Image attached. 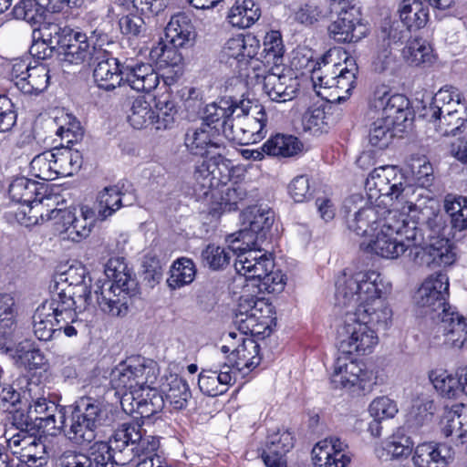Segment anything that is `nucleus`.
<instances>
[{"instance_id": "f257e3e1", "label": "nucleus", "mask_w": 467, "mask_h": 467, "mask_svg": "<svg viewBox=\"0 0 467 467\" xmlns=\"http://www.w3.org/2000/svg\"><path fill=\"white\" fill-rule=\"evenodd\" d=\"M390 285L375 270L359 271L339 275L336 281L335 301L346 308L337 329L339 348L356 356L371 354L379 344L376 328L386 329L392 311L383 298Z\"/></svg>"}, {"instance_id": "f03ea898", "label": "nucleus", "mask_w": 467, "mask_h": 467, "mask_svg": "<svg viewBox=\"0 0 467 467\" xmlns=\"http://www.w3.org/2000/svg\"><path fill=\"white\" fill-rule=\"evenodd\" d=\"M402 208L384 211L380 227L360 243V248L385 259H398L410 247H420L424 241L418 221L421 204Z\"/></svg>"}, {"instance_id": "7ed1b4c3", "label": "nucleus", "mask_w": 467, "mask_h": 467, "mask_svg": "<svg viewBox=\"0 0 467 467\" xmlns=\"http://www.w3.org/2000/svg\"><path fill=\"white\" fill-rule=\"evenodd\" d=\"M419 214L420 230L424 234L420 264L431 268L451 265L456 261L455 248L447 237L446 220L438 202L429 198Z\"/></svg>"}, {"instance_id": "20e7f679", "label": "nucleus", "mask_w": 467, "mask_h": 467, "mask_svg": "<svg viewBox=\"0 0 467 467\" xmlns=\"http://www.w3.org/2000/svg\"><path fill=\"white\" fill-rule=\"evenodd\" d=\"M317 65L311 74L317 95L329 103L346 100L356 85L358 72L356 59L347 56L342 62H336L332 51H328Z\"/></svg>"}, {"instance_id": "39448f33", "label": "nucleus", "mask_w": 467, "mask_h": 467, "mask_svg": "<svg viewBox=\"0 0 467 467\" xmlns=\"http://www.w3.org/2000/svg\"><path fill=\"white\" fill-rule=\"evenodd\" d=\"M365 190L368 201L379 205L401 211L404 206H424L428 199L414 202L410 195L414 193L410 186L404 185L403 176L396 166L384 165L375 168L368 176Z\"/></svg>"}, {"instance_id": "423d86ee", "label": "nucleus", "mask_w": 467, "mask_h": 467, "mask_svg": "<svg viewBox=\"0 0 467 467\" xmlns=\"http://www.w3.org/2000/svg\"><path fill=\"white\" fill-rule=\"evenodd\" d=\"M115 449L130 451L131 467H164L156 454L160 447L157 436L147 434L138 423H123L113 433Z\"/></svg>"}, {"instance_id": "0eeeda50", "label": "nucleus", "mask_w": 467, "mask_h": 467, "mask_svg": "<svg viewBox=\"0 0 467 467\" xmlns=\"http://www.w3.org/2000/svg\"><path fill=\"white\" fill-rule=\"evenodd\" d=\"M111 421L107 405L90 397H83L77 402L65 433L70 441L81 445L92 441L96 438V431Z\"/></svg>"}, {"instance_id": "6e6552de", "label": "nucleus", "mask_w": 467, "mask_h": 467, "mask_svg": "<svg viewBox=\"0 0 467 467\" xmlns=\"http://www.w3.org/2000/svg\"><path fill=\"white\" fill-rule=\"evenodd\" d=\"M90 278L85 266L71 265L56 277V285L51 296L64 309L78 312L93 304L92 292L89 289Z\"/></svg>"}, {"instance_id": "1a4fd4ad", "label": "nucleus", "mask_w": 467, "mask_h": 467, "mask_svg": "<svg viewBox=\"0 0 467 467\" xmlns=\"http://www.w3.org/2000/svg\"><path fill=\"white\" fill-rule=\"evenodd\" d=\"M45 388L36 382H28L23 398L28 401L27 416L38 421L37 426L49 435H57L66 427L65 407L48 400Z\"/></svg>"}, {"instance_id": "9d476101", "label": "nucleus", "mask_w": 467, "mask_h": 467, "mask_svg": "<svg viewBox=\"0 0 467 467\" xmlns=\"http://www.w3.org/2000/svg\"><path fill=\"white\" fill-rule=\"evenodd\" d=\"M386 210L389 207L379 206V202L365 200L360 194L351 195L343 204L348 228L367 240L380 227Z\"/></svg>"}, {"instance_id": "9b49d317", "label": "nucleus", "mask_w": 467, "mask_h": 467, "mask_svg": "<svg viewBox=\"0 0 467 467\" xmlns=\"http://www.w3.org/2000/svg\"><path fill=\"white\" fill-rule=\"evenodd\" d=\"M110 384L122 392L123 401L128 395L134 396L152 385L156 375L152 367L140 358H129L118 364L110 372Z\"/></svg>"}, {"instance_id": "f8f14e48", "label": "nucleus", "mask_w": 467, "mask_h": 467, "mask_svg": "<svg viewBox=\"0 0 467 467\" xmlns=\"http://www.w3.org/2000/svg\"><path fill=\"white\" fill-rule=\"evenodd\" d=\"M230 177V161L222 155V152L215 153L195 164L194 192L200 197L207 198L211 195V198L214 199L218 188L226 185Z\"/></svg>"}, {"instance_id": "ddd939ff", "label": "nucleus", "mask_w": 467, "mask_h": 467, "mask_svg": "<svg viewBox=\"0 0 467 467\" xmlns=\"http://www.w3.org/2000/svg\"><path fill=\"white\" fill-rule=\"evenodd\" d=\"M449 291V278L444 274L432 275L426 278L413 296L417 311L438 320L451 309L446 299Z\"/></svg>"}, {"instance_id": "4468645a", "label": "nucleus", "mask_w": 467, "mask_h": 467, "mask_svg": "<svg viewBox=\"0 0 467 467\" xmlns=\"http://www.w3.org/2000/svg\"><path fill=\"white\" fill-rule=\"evenodd\" d=\"M369 106L377 117L399 129H405L412 116L410 100L402 94L391 93L386 85L375 88Z\"/></svg>"}, {"instance_id": "2eb2a0df", "label": "nucleus", "mask_w": 467, "mask_h": 467, "mask_svg": "<svg viewBox=\"0 0 467 467\" xmlns=\"http://www.w3.org/2000/svg\"><path fill=\"white\" fill-rule=\"evenodd\" d=\"M247 110L234 117V126H226V139L241 145L260 141L266 133V113L260 105L249 100Z\"/></svg>"}, {"instance_id": "dca6fc26", "label": "nucleus", "mask_w": 467, "mask_h": 467, "mask_svg": "<svg viewBox=\"0 0 467 467\" xmlns=\"http://www.w3.org/2000/svg\"><path fill=\"white\" fill-rule=\"evenodd\" d=\"M229 249L236 255L234 268L238 275L246 280L258 283L275 267L271 255L260 248V245H249L231 243Z\"/></svg>"}, {"instance_id": "f3484780", "label": "nucleus", "mask_w": 467, "mask_h": 467, "mask_svg": "<svg viewBox=\"0 0 467 467\" xmlns=\"http://www.w3.org/2000/svg\"><path fill=\"white\" fill-rule=\"evenodd\" d=\"M65 42L58 51L60 60L79 65L84 62L92 63L95 52L103 49L105 44L109 43V37L99 30L92 31L88 36L72 30Z\"/></svg>"}, {"instance_id": "a211bd4d", "label": "nucleus", "mask_w": 467, "mask_h": 467, "mask_svg": "<svg viewBox=\"0 0 467 467\" xmlns=\"http://www.w3.org/2000/svg\"><path fill=\"white\" fill-rule=\"evenodd\" d=\"M47 216L54 219L63 240L76 243L89 235L95 223V213L88 206H82L78 214L71 209H53Z\"/></svg>"}, {"instance_id": "6ab92c4d", "label": "nucleus", "mask_w": 467, "mask_h": 467, "mask_svg": "<svg viewBox=\"0 0 467 467\" xmlns=\"http://www.w3.org/2000/svg\"><path fill=\"white\" fill-rule=\"evenodd\" d=\"M272 306L263 298L243 296L239 299L234 323L242 334L260 335L269 327Z\"/></svg>"}, {"instance_id": "aec40b11", "label": "nucleus", "mask_w": 467, "mask_h": 467, "mask_svg": "<svg viewBox=\"0 0 467 467\" xmlns=\"http://www.w3.org/2000/svg\"><path fill=\"white\" fill-rule=\"evenodd\" d=\"M273 223L272 211L257 206L249 207L241 213V229L230 244L261 245Z\"/></svg>"}, {"instance_id": "412c9836", "label": "nucleus", "mask_w": 467, "mask_h": 467, "mask_svg": "<svg viewBox=\"0 0 467 467\" xmlns=\"http://www.w3.org/2000/svg\"><path fill=\"white\" fill-rule=\"evenodd\" d=\"M9 78L25 94H39L49 85V70L46 65L32 66L29 58H16L11 62Z\"/></svg>"}, {"instance_id": "4be33fe9", "label": "nucleus", "mask_w": 467, "mask_h": 467, "mask_svg": "<svg viewBox=\"0 0 467 467\" xmlns=\"http://www.w3.org/2000/svg\"><path fill=\"white\" fill-rule=\"evenodd\" d=\"M76 311L64 309L60 304L51 298L44 301L36 309L33 316V331L35 336L43 341H47L59 329L57 325L61 322H76Z\"/></svg>"}, {"instance_id": "5701e85b", "label": "nucleus", "mask_w": 467, "mask_h": 467, "mask_svg": "<svg viewBox=\"0 0 467 467\" xmlns=\"http://www.w3.org/2000/svg\"><path fill=\"white\" fill-rule=\"evenodd\" d=\"M330 379L336 389L364 390L372 379V373L366 370L363 364L357 360L341 356L334 363Z\"/></svg>"}, {"instance_id": "b1692460", "label": "nucleus", "mask_w": 467, "mask_h": 467, "mask_svg": "<svg viewBox=\"0 0 467 467\" xmlns=\"http://www.w3.org/2000/svg\"><path fill=\"white\" fill-rule=\"evenodd\" d=\"M248 106L249 100L222 98L205 107L202 123L212 128L218 127L226 138V126H234V117L245 112Z\"/></svg>"}, {"instance_id": "393cba45", "label": "nucleus", "mask_w": 467, "mask_h": 467, "mask_svg": "<svg viewBox=\"0 0 467 467\" xmlns=\"http://www.w3.org/2000/svg\"><path fill=\"white\" fill-rule=\"evenodd\" d=\"M367 33L368 27L362 23L360 13L353 6L342 9L328 26L329 36L338 43L358 42Z\"/></svg>"}, {"instance_id": "a878e982", "label": "nucleus", "mask_w": 467, "mask_h": 467, "mask_svg": "<svg viewBox=\"0 0 467 467\" xmlns=\"http://www.w3.org/2000/svg\"><path fill=\"white\" fill-rule=\"evenodd\" d=\"M134 291L135 288H116L114 285H99L98 283L92 293L93 304L96 303L109 316L124 317L128 313Z\"/></svg>"}, {"instance_id": "bb28decb", "label": "nucleus", "mask_w": 467, "mask_h": 467, "mask_svg": "<svg viewBox=\"0 0 467 467\" xmlns=\"http://www.w3.org/2000/svg\"><path fill=\"white\" fill-rule=\"evenodd\" d=\"M299 89V81L290 69L271 67L264 78V90L273 101L292 100Z\"/></svg>"}, {"instance_id": "cd10ccee", "label": "nucleus", "mask_w": 467, "mask_h": 467, "mask_svg": "<svg viewBox=\"0 0 467 467\" xmlns=\"http://www.w3.org/2000/svg\"><path fill=\"white\" fill-rule=\"evenodd\" d=\"M184 144L192 154L205 158L221 152V150L224 149L221 140L220 129L202 123L198 128L188 130Z\"/></svg>"}, {"instance_id": "c85d7f7f", "label": "nucleus", "mask_w": 467, "mask_h": 467, "mask_svg": "<svg viewBox=\"0 0 467 467\" xmlns=\"http://www.w3.org/2000/svg\"><path fill=\"white\" fill-rule=\"evenodd\" d=\"M93 78L100 89L110 91L124 81V65L120 67L119 60L106 49L95 52Z\"/></svg>"}, {"instance_id": "c756f323", "label": "nucleus", "mask_w": 467, "mask_h": 467, "mask_svg": "<svg viewBox=\"0 0 467 467\" xmlns=\"http://www.w3.org/2000/svg\"><path fill=\"white\" fill-rule=\"evenodd\" d=\"M348 444L336 436L318 441L312 450V460L316 467H346L350 462Z\"/></svg>"}, {"instance_id": "7c9ffc66", "label": "nucleus", "mask_w": 467, "mask_h": 467, "mask_svg": "<svg viewBox=\"0 0 467 467\" xmlns=\"http://www.w3.org/2000/svg\"><path fill=\"white\" fill-rule=\"evenodd\" d=\"M437 329L447 347L461 349L467 346V318L459 313L451 309L445 312L438 319Z\"/></svg>"}, {"instance_id": "2f4dec72", "label": "nucleus", "mask_w": 467, "mask_h": 467, "mask_svg": "<svg viewBox=\"0 0 467 467\" xmlns=\"http://www.w3.org/2000/svg\"><path fill=\"white\" fill-rule=\"evenodd\" d=\"M462 103V94L459 89L452 86H445L433 96L430 105L424 107L423 117L431 126L435 119L447 116L449 111H453V109Z\"/></svg>"}, {"instance_id": "473e14b6", "label": "nucleus", "mask_w": 467, "mask_h": 467, "mask_svg": "<svg viewBox=\"0 0 467 467\" xmlns=\"http://www.w3.org/2000/svg\"><path fill=\"white\" fill-rule=\"evenodd\" d=\"M130 451L129 450L115 449L113 443V435L109 442H95L89 449V458L91 467H114L117 465L130 464Z\"/></svg>"}, {"instance_id": "72a5a7b5", "label": "nucleus", "mask_w": 467, "mask_h": 467, "mask_svg": "<svg viewBox=\"0 0 467 467\" xmlns=\"http://www.w3.org/2000/svg\"><path fill=\"white\" fill-rule=\"evenodd\" d=\"M451 458V449L446 444L423 442L416 446L411 460L416 467H445Z\"/></svg>"}, {"instance_id": "f704fd0d", "label": "nucleus", "mask_w": 467, "mask_h": 467, "mask_svg": "<svg viewBox=\"0 0 467 467\" xmlns=\"http://www.w3.org/2000/svg\"><path fill=\"white\" fill-rule=\"evenodd\" d=\"M15 301L9 295H0V350L12 351L18 336Z\"/></svg>"}, {"instance_id": "c9c22d12", "label": "nucleus", "mask_w": 467, "mask_h": 467, "mask_svg": "<svg viewBox=\"0 0 467 467\" xmlns=\"http://www.w3.org/2000/svg\"><path fill=\"white\" fill-rule=\"evenodd\" d=\"M124 81L138 92H150L157 88L160 76L147 63L124 65Z\"/></svg>"}, {"instance_id": "e433bc0d", "label": "nucleus", "mask_w": 467, "mask_h": 467, "mask_svg": "<svg viewBox=\"0 0 467 467\" xmlns=\"http://www.w3.org/2000/svg\"><path fill=\"white\" fill-rule=\"evenodd\" d=\"M234 379L233 368L223 364L216 370L202 369L199 374L198 386L203 394L216 397L225 393Z\"/></svg>"}, {"instance_id": "4c0bfd02", "label": "nucleus", "mask_w": 467, "mask_h": 467, "mask_svg": "<svg viewBox=\"0 0 467 467\" xmlns=\"http://www.w3.org/2000/svg\"><path fill=\"white\" fill-rule=\"evenodd\" d=\"M259 41L253 35H236L225 43L222 56L233 58L238 63H244L253 58L258 52Z\"/></svg>"}, {"instance_id": "58836bf2", "label": "nucleus", "mask_w": 467, "mask_h": 467, "mask_svg": "<svg viewBox=\"0 0 467 467\" xmlns=\"http://www.w3.org/2000/svg\"><path fill=\"white\" fill-rule=\"evenodd\" d=\"M165 36L174 47H185L194 41L195 29L188 16L179 13L171 17Z\"/></svg>"}, {"instance_id": "ea45409f", "label": "nucleus", "mask_w": 467, "mask_h": 467, "mask_svg": "<svg viewBox=\"0 0 467 467\" xmlns=\"http://www.w3.org/2000/svg\"><path fill=\"white\" fill-rule=\"evenodd\" d=\"M413 445L411 438L398 430L375 449V453L381 460L400 459L410 455Z\"/></svg>"}, {"instance_id": "a19ab883", "label": "nucleus", "mask_w": 467, "mask_h": 467, "mask_svg": "<svg viewBox=\"0 0 467 467\" xmlns=\"http://www.w3.org/2000/svg\"><path fill=\"white\" fill-rule=\"evenodd\" d=\"M441 430L446 437L452 436L459 443H467V406L454 404L445 413Z\"/></svg>"}, {"instance_id": "79ce46f5", "label": "nucleus", "mask_w": 467, "mask_h": 467, "mask_svg": "<svg viewBox=\"0 0 467 467\" xmlns=\"http://www.w3.org/2000/svg\"><path fill=\"white\" fill-rule=\"evenodd\" d=\"M241 344L232 349V359L234 360L233 367L237 370L244 371L245 368L251 370L259 365V345L251 337H241Z\"/></svg>"}, {"instance_id": "37998d69", "label": "nucleus", "mask_w": 467, "mask_h": 467, "mask_svg": "<svg viewBox=\"0 0 467 467\" xmlns=\"http://www.w3.org/2000/svg\"><path fill=\"white\" fill-rule=\"evenodd\" d=\"M131 201H127L125 195L117 186H109L100 191L97 197L96 209L98 216L105 220L112 216L122 206H129Z\"/></svg>"}, {"instance_id": "c03bdc74", "label": "nucleus", "mask_w": 467, "mask_h": 467, "mask_svg": "<svg viewBox=\"0 0 467 467\" xmlns=\"http://www.w3.org/2000/svg\"><path fill=\"white\" fill-rule=\"evenodd\" d=\"M131 401L133 408H136L141 418H150L161 410L164 403L163 398L157 389L149 386L134 396L128 395L125 401Z\"/></svg>"}, {"instance_id": "a18cd8bd", "label": "nucleus", "mask_w": 467, "mask_h": 467, "mask_svg": "<svg viewBox=\"0 0 467 467\" xmlns=\"http://www.w3.org/2000/svg\"><path fill=\"white\" fill-rule=\"evenodd\" d=\"M11 442L15 446H21L22 461L27 467H39L47 462L46 445L41 441L30 436L20 439L17 435L11 439Z\"/></svg>"}, {"instance_id": "49530a36", "label": "nucleus", "mask_w": 467, "mask_h": 467, "mask_svg": "<svg viewBox=\"0 0 467 467\" xmlns=\"http://www.w3.org/2000/svg\"><path fill=\"white\" fill-rule=\"evenodd\" d=\"M401 22L409 30L424 27L429 20V7L420 0H403L399 7Z\"/></svg>"}, {"instance_id": "de8ad7c7", "label": "nucleus", "mask_w": 467, "mask_h": 467, "mask_svg": "<svg viewBox=\"0 0 467 467\" xmlns=\"http://www.w3.org/2000/svg\"><path fill=\"white\" fill-rule=\"evenodd\" d=\"M104 273L108 280L100 285H114L116 288H136V280L132 277L124 258H110L105 265Z\"/></svg>"}, {"instance_id": "09e8293b", "label": "nucleus", "mask_w": 467, "mask_h": 467, "mask_svg": "<svg viewBox=\"0 0 467 467\" xmlns=\"http://www.w3.org/2000/svg\"><path fill=\"white\" fill-rule=\"evenodd\" d=\"M57 178L72 176L82 165V155L78 150L69 148H55L51 150Z\"/></svg>"}, {"instance_id": "8fccbe9b", "label": "nucleus", "mask_w": 467, "mask_h": 467, "mask_svg": "<svg viewBox=\"0 0 467 467\" xmlns=\"http://www.w3.org/2000/svg\"><path fill=\"white\" fill-rule=\"evenodd\" d=\"M43 199V196H40L34 200L33 203L19 205L16 210L11 211L10 213L14 215L18 223L26 227L52 220L48 218L47 215L50 214L53 209L49 210L46 208Z\"/></svg>"}, {"instance_id": "3c124183", "label": "nucleus", "mask_w": 467, "mask_h": 467, "mask_svg": "<svg viewBox=\"0 0 467 467\" xmlns=\"http://www.w3.org/2000/svg\"><path fill=\"white\" fill-rule=\"evenodd\" d=\"M303 145L296 137L276 134L268 139L262 146L265 153L275 157H292L302 150Z\"/></svg>"}, {"instance_id": "603ef678", "label": "nucleus", "mask_w": 467, "mask_h": 467, "mask_svg": "<svg viewBox=\"0 0 467 467\" xmlns=\"http://www.w3.org/2000/svg\"><path fill=\"white\" fill-rule=\"evenodd\" d=\"M404 61L413 67L431 65L434 61L432 48L426 40L410 39L401 51Z\"/></svg>"}, {"instance_id": "864d4df0", "label": "nucleus", "mask_w": 467, "mask_h": 467, "mask_svg": "<svg viewBox=\"0 0 467 467\" xmlns=\"http://www.w3.org/2000/svg\"><path fill=\"white\" fill-rule=\"evenodd\" d=\"M467 122V107L462 102L453 111L441 119H435L434 123L429 126V130H433L439 136L456 135L464 124Z\"/></svg>"}, {"instance_id": "5fc2aeb1", "label": "nucleus", "mask_w": 467, "mask_h": 467, "mask_svg": "<svg viewBox=\"0 0 467 467\" xmlns=\"http://www.w3.org/2000/svg\"><path fill=\"white\" fill-rule=\"evenodd\" d=\"M429 379L443 397L454 399L462 392V373L453 375L443 369H433L429 373Z\"/></svg>"}, {"instance_id": "6e6d98bb", "label": "nucleus", "mask_w": 467, "mask_h": 467, "mask_svg": "<svg viewBox=\"0 0 467 467\" xmlns=\"http://www.w3.org/2000/svg\"><path fill=\"white\" fill-rule=\"evenodd\" d=\"M71 29L67 26H61L57 23L47 19L40 26L35 27L32 32V38L42 39L48 45L53 46L58 52L69 35Z\"/></svg>"}, {"instance_id": "4d7b16f0", "label": "nucleus", "mask_w": 467, "mask_h": 467, "mask_svg": "<svg viewBox=\"0 0 467 467\" xmlns=\"http://www.w3.org/2000/svg\"><path fill=\"white\" fill-rule=\"evenodd\" d=\"M435 410L432 399L427 394H420L412 400L406 422L410 428H419L431 420Z\"/></svg>"}, {"instance_id": "13d9d810", "label": "nucleus", "mask_w": 467, "mask_h": 467, "mask_svg": "<svg viewBox=\"0 0 467 467\" xmlns=\"http://www.w3.org/2000/svg\"><path fill=\"white\" fill-rule=\"evenodd\" d=\"M165 399L175 410H182L186 407L191 391L186 380L178 375L171 374L166 378L163 384Z\"/></svg>"}, {"instance_id": "bf43d9fd", "label": "nucleus", "mask_w": 467, "mask_h": 467, "mask_svg": "<svg viewBox=\"0 0 467 467\" xmlns=\"http://www.w3.org/2000/svg\"><path fill=\"white\" fill-rule=\"evenodd\" d=\"M43 184H39L26 177L15 179L9 186V195L13 202L20 205L26 203H33L34 200L43 196L40 192Z\"/></svg>"}, {"instance_id": "052dcab7", "label": "nucleus", "mask_w": 467, "mask_h": 467, "mask_svg": "<svg viewBox=\"0 0 467 467\" xmlns=\"http://www.w3.org/2000/svg\"><path fill=\"white\" fill-rule=\"evenodd\" d=\"M154 126L156 130H166L172 126L178 112L175 100L170 93L155 97Z\"/></svg>"}, {"instance_id": "680f3d73", "label": "nucleus", "mask_w": 467, "mask_h": 467, "mask_svg": "<svg viewBox=\"0 0 467 467\" xmlns=\"http://www.w3.org/2000/svg\"><path fill=\"white\" fill-rule=\"evenodd\" d=\"M260 16V9L253 0H243L242 3L237 1L231 8L229 22L234 26L246 28L254 25Z\"/></svg>"}, {"instance_id": "e2e57ef3", "label": "nucleus", "mask_w": 467, "mask_h": 467, "mask_svg": "<svg viewBox=\"0 0 467 467\" xmlns=\"http://www.w3.org/2000/svg\"><path fill=\"white\" fill-rule=\"evenodd\" d=\"M196 275V269L192 260L180 258L172 265L167 284L170 288L175 290L191 284Z\"/></svg>"}, {"instance_id": "0e129e2a", "label": "nucleus", "mask_w": 467, "mask_h": 467, "mask_svg": "<svg viewBox=\"0 0 467 467\" xmlns=\"http://www.w3.org/2000/svg\"><path fill=\"white\" fill-rule=\"evenodd\" d=\"M284 44L279 31L272 30L265 36L262 56L265 63L272 67H282Z\"/></svg>"}, {"instance_id": "69168bd1", "label": "nucleus", "mask_w": 467, "mask_h": 467, "mask_svg": "<svg viewBox=\"0 0 467 467\" xmlns=\"http://www.w3.org/2000/svg\"><path fill=\"white\" fill-rule=\"evenodd\" d=\"M373 118L375 120L370 124L368 141L371 146L382 150L389 145L395 130L402 131L403 129H399L376 115Z\"/></svg>"}, {"instance_id": "338daca9", "label": "nucleus", "mask_w": 467, "mask_h": 467, "mask_svg": "<svg viewBox=\"0 0 467 467\" xmlns=\"http://www.w3.org/2000/svg\"><path fill=\"white\" fill-rule=\"evenodd\" d=\"M444 210L451 217V226L462 231L467 229V198L457 195H447L444 200Z\"/></svg>"}, {"instance_id": "774afa93", "label": "nucleus", "mask_w": 467, "mask_h": 467, "mask_svg": "<svg viewBox=\"0 0 467 467\" xmlns=\"http://www.w3.org/2000/svg\"><path fill=\"white\" fill-rule=\"evenodd\" d=\"M128 119L138 130L154 125V110L145 97H138L132 101Z\"/></svg>"}]
</instances>
